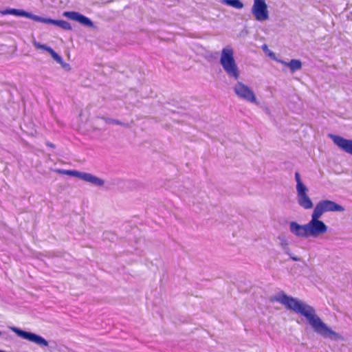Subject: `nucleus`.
Masks as SVG:
<instances>
[{"instance_id":"f257e3e1","label":"nucleus","mask_w":352,"mask_h":352,"mask_svg":"<svg viewBox=\"0 0 352 352\" xmlns=\"http://www.w3.org/2000/svg\"><path fill=\"white\" fill-rule=\"evenodd\" d=\"M270 300L278 302L283 305L286 309L306 318L314 331L322 338L333 341H345L344 336L332 330L321 320L316 314L314 307L296 298L288 296L283 292H280L277 295L272 297Z\"/></svg>"},{"instance_id":"f03ea898","label":"nucleus","mask_w":352,"mask_h":352,"mask_svg":"<svg viewBox=\"0 0 352 352\" xmlns=\"http://www.w3.org/2000/svg\"><path fill=\"white\" fill-rule=\"evenodd\" d=\"M344 208L333 201H320L315 206L311 220L307 223L308 236L316 238L327 232V226L320 218L327 212H344Z\"/></svg>"},{"instance_id":"7ed1b4c3","label":"nucleus","mask_w":352,"mask_h":352,"mask_svg":"<svg viewBox=\"0 0 352 352\" xmlns=\"http://www.w3.org/2000/svg\"><path fill=\"white\" fill-rule=\"evenodd\" d=\"M219 63L229 77L237 80L240 72L234 56V50L231 47L222 49Z\"/></svg>"},{"instance_id":"20e7f679","label":"nucleus","mask_w":352,"mask_h":352,"mask_svg":"<svg viewBox=\"0 0 352 352\" xmlns=\"http://www.w3.org/2000/svg\"><path fill=\"white\" fill-rule=\"evenodd\" d=\"M10 329L19 337L24 340H28L30 342H32L33 343H35L41 347L47 346L49 344L47 340H46L42 336L37 335L34 333L26 331L15 327H12Z\"/></svg>"},{"instance_id":"39448f33","label":"nucleus","mask_w":352,"mask_h":352,"mask_svg":"<svg viewBox=\"0 0 352 352\" xmlns=\"http://www.w3.org/2000/svg\"><path fill=\"white\" fill-rule=\"evenodd\" d=\"M234 91L240 98L249 102L258 104L256 96L253 91L243 82H238L234 87Z\"/></svg>"},{"instance_id":"423d86ee","label":"nucleus","mask_w":352,"mask_h":352,"mask_svg":"<svg viewBox=\"0 0 352 352\" xmlns=\"http://www.w3.org/2000/svg\"><path fill=\"white\" fill-rule=\"evenodd\" d=\"M252 12L258 21H264L268 19L269 12L265 0H254Z\"/></svg>"},{"instance_id":"0eeeda50","label":"nucleus","mask_w":352,"mask_h":352,"mask_svg":"<svg viewBox=\"0 0 352 352\" xmlns=\"http://www.w3.org/2000/svg\"><path fill=\"white\" fill-rule=\"evenodd\" d=\"M308 191L307 187L296 190L297 202L300 207L305 210L311 209L314 206V204L307 194Z\"/></svg>"},{"instance_id":"6e6552de","label":"nucleus","mask_w":352,"mask_h":352,"mask_svg":"<svg viewBox=\"0 0 352 352\" xmlns=\"http://www.w3.org/2000/svg\"><path fill=\"white\" fill-rule=\"evenodd\" d=\"M333 143L343 151L352 155V140L345 139L340 135L329 134Z\"/></svg>"},{"instance_id":"1a4fd4ad","label":"nucleus","mask_w":352,"mask_h":352,"mask_svg":"<svg viewBox=\"0 0 352 352\" xmlns=\"http://www.w3.org/2000/svg\"><path fill=\"white\" fill-rule=\"evenodd\" d=\"M64 16L73 21H77L86 27L91 28L94 26V23L89 18L78 12H64Z\"/></svg>"},{"instance_id":"9d476101","label":"nucleus","mask_w":352,"mask_h":352,"mask_svg":"<svg viewBox=\"0 0 352 352\" xmlns=\"http://www.w3.org/2000/svg\"><path fill=\"white\" fill-rule=\"evenodd\" d=\"M289 231L296 236L300 238H307L308 230L307 223L305 225H300L296 221H291L289 223Z\"/></svg>"},{"instance_id":"9b49d317","label":"nucleus","mask_w":352,"mask_h":352,"mask_svg":"<svg viewBox=\"0 0 352 352\" xmlns=\"http://www.w3.org/2000/svg\"><path fill=\"white\" fill-rule=\"evenodd\" d=\"M37 22H41L43 23L52 24L60 27V28L65 30H72V25L70 23L66 21L63 20H55L50 18H45L40 16H37L36 21Z\"/></svg>"},{"instance_id":"f8f14e48","label":"nucleus","mask_w":352,"mask_h":352,"mask_svg":"<svg viewBox=\"0 0 352 352\" xmlns=\"http://www.w3.org/2000/svg\"><path fill=\"white\" fill-rule=\"evenodd\" d=\"M1 13L3 15L12 14L18 16H24L34 21H36L37 19V15H35L31 12H26L23 10L19 9L8 8L4 10H1Z\"/></svg>"},{"instance_id":"ddd939ff","label":"nucleus","mask_w":352,"mask_h":352,"mask_svg":"<svg viewBox=\"0 0 352 352\" xmlns=\"http://www.w3.org/2000/svg\"><path fill=\"white\" fill-rule=\"evenodd\" d=\"M34 44V46L36 48V49H41V50H43L47 52H49L50 54V55L52 56V57L59 64H60L61 65H63V58L59 55L58 54L52 47L45 45V44H41L38 42H36V41H34L33 43Z\"/></svg>"},{"instance_id":"4468645a","label":"nucleus","mask_w":352,"mask_h":352,"mask_svg":"<svg viewBox=\"0 0 352 352\" xmlns=\"http://www.w3.org/2000/svg\"><path fill=\"white\" fill-rule=\"evenodd\" d=\"M82 180L91 184L96 186H102L104 184V181L91 173H85L82 175Z\"/></svg>"},{"instance_id":"2eb2a0df","label":"nucleus","mask_w":352,"mask_h":352,"mask_svg":"<svg viewBox=\"0 0 352 352\" xmlns=\"http://www.w3.org/2000/svg\"><path fill=\"white\" fill-rule=\"evenodd\" d=\"M279 62L288 67L292 73L299 70L302 68V62L298 59H292L289 62H285L284 60H279Z\"/></svg>"},{"instance_id":"dca6fc26","label":"nucleus","mask_w":352,"mask_h":352,"mask_svg":"<svg viewBox=\"0 0 352 352\" xmlns=\"http://www.w3.org/2000/svg\"><path fill=\"white\" fill-rule=\"evenodd\" d=\"M98 118L100 119L104 120L105 122V123L108 124H112L120 125V126H122L124 127L129 126V124L127 123L121 122L119 120H116V119H113V118H108V117H105V116H100Z\"/></svg>"},{"instance_id":"f3484780","label":"nucleus","mask_w":352,"mask_h":352,"mask_svg":"<svg viewBox=\"0 0 352 352\" xmlns=\"http://www.w3.org/2000/svg\"><path fill=\"white\" fill-rule=\"evenodd\" d=\"M58 172L62 173L63 175H69L72 177H78L82 179V175L84 172H80L76 170H58Z\"/></svg>"},{"instance_id":"a211bd4d","label":"nucleus","mask_w":352,"mask_h":352,"mask_svg":"<svg viewBox=\"0 0 352 352\" xmlns=\"http://www.w3.org/2000/svg\"><path fill=\"white\" fill-rule=\"evenodd\" d=\"M222 3L236 9H241L244 5L240 0H222Z\"/></svg>"},{"instance_id":"6ab92c4d","label":"nucleus","mask_w":352,"mask_h":352,"mask_svg":"<svg viewBox=\"0 0 352 352\" xmlns=\"http://www.w3.org/2000/svg\"><path fill=\"white\" fill-rule=\"evenodd\" d=\"M295 180L296 182V190L302 189L304 188H307V186L302 182L300 173L298 172L295 173Z\"/></svg>"},{"instance_id":"aec40b11","label":"nucleus","mask_w":352,"mask_h":352,"mask_svg":"<svg viewBox=\"0 0 352 352\" xmlns=\"http://www.w3.org/2000/svg\"><path fill=\"white\" fill-rule=\"evenodd\" d=\"M295 180L296 182V190L302 189L304 188H307V186L302 182L300 173L298 172L295 173Z\"/></svg>"},{"instance_id":"412c9836","label":"nucleus","mask_w":352,"mask_h":352,"mask_svg":"<svg viewBox=\"0 0 352 352\" xmlns=\"http://www.w3.org/2000/svg\"><path fill=\"white\" fill-rule=\"evenodd\" d=\"M278 239L280 240V245L281 248H284L286 245H288L287 240L285 239V236H278Z\"/></svg>"},{"instance_id":"4be33fe9","label":"nucleus","mask_w":352,"mask_h":352,"mask_svg":"<svg viewBox=\"0 0 352 352\" xmlns=\"http://www.w3.org/2000/svg\"><path fill=\"white\" fill-rule=\"evenodd\" d=\"M282 249L283 250V251L285 252V254H287L289 256H291L290 250H289L288 245H286L284 248H282Z\"/></svg>"},{"instance_id":"5701e85b","label":"nucleus","mask_w":352,"mask_h":352,"mask_svg":"<svg viewBox=\"0 0 352 352\" xmlns=\"http://www.w3.org/2000/svg\"><path fill=\"white\" fill-rule=\"evenodd\" d=\"M291 259H292L293 261H300V258L296 256H294L291 254V256H289Z\"/></svg>"},{"instance_id":"b1692460","label":"nucleus","mask_w":352,"mask_h":352,"mask_svg":"<svg viewBox=\"0 0 352 352\" xmlns=\"http://www.w3.org/2000/svg\"><path fill=\"white\" fill-rule=\"evenodd\" d=\"M262 49L264 52H267L268 51V47H267V45L266 44H264L262 46Z\"/></svg>"},{"instance_id":"393cba45","label":"nucleus","mask_w":352,"mask_h":352,"mask_svg":"<svg viewBox=\"0 0 352 352\" xmlns=\"http://www.w3.org/2000/svg\"><path fill=\"white\" fill-rule=\"evenodd\" d=\"M47 146H50V147H52V148H54L55 147L54 144L51 143V142H47Z\"/></svg>"},{"instance_id":"a878e982","label":"nucleus","mask_w":352,"mask_h":352,"mask_svg":"<svg viewBox=\"0 0 352 352\" xmlns=\"http://www.w3.org/2000/svg\"><path fill=\"white\" fill-rule=\"evenodd\" d=\"M269 56L270 57H274L275 55H274V53L272 52H270L269 54H268Z\"/></svg>"},{"instance_id":"bb28decb","label":"nucleus","mask_w":352,"mask_h":352,"mask_svg":"<svg viewBox=\"0 0 352 352\" xmlns=\"http://www.w3.org/2000/svg\"><path fill=\"white\" fill-rule=\"evenodd\" d=\"M69 66V64H67V63H65L63 61V65H62V67H63V68L68 67Z\"/></svg>"},{"instance_id":"cd10ccee","label":"nucleus","mask_w":352,"mask_h":352,"mask_svg":"<svg viewBox=\"0 0 352 352\" xmlns=\"http://www.w3.org/2000/svg\"><path fill=\"white\" fill-rule=\"evenodd\" d=\"M2 336V332L0 331V337Z\"/></svg>"}]
</instances>
